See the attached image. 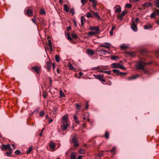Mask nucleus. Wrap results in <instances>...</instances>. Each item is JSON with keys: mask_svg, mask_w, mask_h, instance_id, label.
<instances>
[{"mask_svg": "<svg viewBox=\"0 0 159 159\" xmlns=\"http://www.w3.org/2000/svg\"><path fill=\"white\" fill-rule=\"evenodd\" d=\"M62 123L61 128L62 130H66L68 126V117L67 114L65 115L61 119Z\"/></svg>", "mask_w": 159, "mask_h": 159, "instance_id": "f257e3e1", "label": "nucleus"}, {"mask_svg": "<svg viewBox=\"0 0 159 159\" xmlns=\"http://www.w3.org/2000/svg\"><path fill=\"white\" fill-rule=\"evenodd\" d=\"M152 63L151 62H145L142 61H140L136 66V68L138 70L141 69L143 70L144 67L146 66L147 65H150Z\"/></svg>", "mask_w": 159, "mask_h": 159, "instance_id": "f03ea898", "label": "nucleus"}, {"mask_svg": "<svg viewBox=\"0 0 159 159\" xmlns=\"http://www.w3.org/2000/svg\"><path fill=\"white\" fill-rule=\"evenodd\" d=\"M112 71L113 72L116 73L117 76L125 75L127 74V73L126 72H120L119 70L116 69H113Z\"/></svg>", "mask_w": 159, "mask_h": 159, "instance_id": "7ed1b4c3", "label": "nucleus"}, {"mask_svg": "<svg viewBox=\"0 0 159 159\" xmlns=\"http://www.w3.org/2000/svg\"><path fill=\"white\" fill-rule=\"evenodd\" d=\"M71 141L74 144L73 145L74 147H76L79 146L78 142L76 137L74 136L72 139Z\"/></svg>", "mask_w": 159, "mask_h": 159, "instance_id": "20e7f679", "label": "nucleus"}, {"mask_svg": "<svg viewBox=\"0 0 159 159\" xmlns=\"http://www.w3.org/2000/svg\"><path fill=\"white\" fill-rule=\"evenodd\" d=\"M93 75L96 79H98L100 81H101L103 82H105L106 81V80L102 78V77L101 76V74H99L98 75Z\"/></svg>", "mask_w": 159, "mask_h": 159, "instance_id": "39448f33", "label": "nucleus"}, {"mask_svg": "<svg viewBox=\"0 0 159 159\" xmlns=\"http://www.w3.org/2000/svg\"><path fill=\"white\" fill-rule=\"evenodd\" d=\"M97 52L100 54L102 55H106V53H109L107 51L105 50H97Z\"/></svg>", "mask_w": 159, "mask_h": 159, "instance_id": "423d86ee", "label": "nucleus"}, {"mask_svg": "<svg viewBox=\"0 0 159 159\" xmlns=\"http://www.w3.org/2000/svg\"><path fill=\"white\" fill-rule=\"evenodd\" d=\"M115 13H119L121 12V7L119 5H116L115 7Z\"/></svg>", "mask_w": 159, "mask_h": 159, "instance_id": "0eeeda50", "label": "nucleus"}, {"mask_svg": "<svg viewBox=\"0 0 159 159\" xmlns=\"http://www.w3.org/2000/svg\"><path fill=\"white\" fill-rule=\"evenodd\" d=\"M131 28L135 32L137 31L138 30L137 25L133 21H132V24L131 25Z\"/></svg>", "mask_w": 159, "mask_h": 159, "instance_id": "6e6552de", "label": "nucleus"}, {"mask_svg": "<svg viewBox=\"0 0 159 159\" xmlns=\"http://www.w3.org/2000/svg\"><path fill=\"white\" fill-rule=\"evenodd\" d=\"M89 30H95L97 33H98L99 31L98 27L90 26Z\"/></svg>", "mask_w": 159, "mask_h": 159, "instance_id": "1a4fd4ad", "label": "nucleus"}, {"mask_svg": "<svg viewBox=\"0 0 159 159\" xmlns=\"http://www.w3.org/2000/svg\"><path fill=\"white\" fill-rule=\"evenodd\" d=\"M142 6L144 9H145L146 7H148L150 6L152 7V5L151 3L148 2H147L143 5Z\"/></svg>", "mask_w": 159, "mask_h": 159, "instance_id": "9d476101", "label": "nucleus"}, {"mask_svg": "<svg viewBox=\"0 0 159 159\" xmlns=\"http://www.w3.org/2000/svg\"><path fill=\"white\" fill-rule=\"evenodd\" d=\"M139 76V75L137 74H135L134 75H131L129 78L127 79L128 80H133L137 78Z\"/></svg>", "mask_w": 159, "mask_h": 159, "instance_id": "9b49d317", "label": "nucleus"}, {"mask_svg": "<svg viewBox=\"0 0 159 159\" xmlns=\"http://www.w3.org/2000/svg\"><path fill=\"white\" fill-rule=\"evenodd\" d=\"M31 69L37 74L39 73V72L40 68L37 66L32 67Z\"/></svg>", "mask_w": 159, "mask_h": 159, "instance_id": "f8f14e48", "label": "nucleus"}, {"mask_svg": "<svg viewBox=\"0 0 159 159\" xmlns=\"http://www.w3.org/2000/svg\"><path fill=\"white\" fill-rule=\"evenodd\" d=\"M26 14L28 16H31L33 15V11L31 10L28 9L26 11Z\"/></svg>", "mask_w": 159, "mask_h": 159, "instance_id": "ddd939ff", "label": "nucleus"}, {"mask_svg": "<svg viewBox=\"0 0 159 159\" xmlns=\"http://www.w3.org/2000/svg\"><path fill=\"white\" fill-rule=\"evenodd\" d=\"M10 144H8L7 145L3 144L2 145V147L1 148V149L2 151H3L4 150H7L9 148Z\"/></svg>", "mask_w": 159, "mask_h": 159, "instance_id": "4468645a", "label": "nucleus"}, {"mask_svg": "<svg viewBox=\"0 0 159 159\" xmlns=\"http://www.w3.org/2000/svg\"><path fill=\"white\" fill-rule=\"evenodd\" d=\"M86 52L88 54L92 56L94 55L95 53L94 51L90 49H88L87 50Z\"/></svg>", "mask_w": 159, "mask_h": 159, "instance_id": "2eb2a0df", "label": "nucleus"}, {"mask_svg": "<svg viewBox=\"0 0 159 159\" xmlns=\"http://www.w3.org/2000/svg\"><path fill=\"white\" fill-rule=\"evenodd\" d=\"M89 1L93 3V5L92 6L93 8H95L97 5V0H89Z\"/></svg>", "mask_w": 159, "mask_h": 159, "instance_id": "dca6fc26", "label": "nucleus"}, {"mask_svg": "<svg viewBox=\"0 0 159 159\" xmlns=\"http://www.w3.org/2000/svg\"><path fill=\"white\" fill-rule=\"evenodd\" d=\"M46 65H47L46 66L47 67V69L48 70V71L51 69V64L50 61H47L46 62Z\"/></svg>", "mask_w": 159, "mask_h": 159, "instance_id": "f3484780", "label": "nucleus"}, {"mask_svg": "<svg viewBox=\"0 0 159 159\" xmlns=\"http://www.w3.org/2000/svg\"><path fill=\"white\" fill-rule=\"evenodd\" d=\"M49 147L50 148L53 149H55V145L53 142L50 141L49 143Z\"/></svg>", "mask_w": 159, "mask_h": 159, "instance_id": "a211bd4d", "label": "nucleus"}, {"mask_svg": "<svg viewBox=\"0 0 159 159\" xmlns=\"http://www.w3.org/2000/svg\"><path fill=\"white\" fill-rule=\"evenodd\" d=\"M76 153L75 152H72L70 155V159H75Z\"/></svg>", "mask_w": 159, "mask_h": 159, "instance_id": "6ab92c4d", "label": "nucleus"}, {"mask_svg": "<svg viewBox=\"0 0 159 159\" xmlns=\"http://www.w3.org/2000/svg\"><path fill=\"white\" fill-rule=\"evenodd\" d=\"M63 7H64V11L66 12H68L69 10V9L68 8V5L66 4H64L63 5Z\"/></svg>", "mask_w": 159, "mask_h": 159, "instance_id": "aec40b11", "label": "nucleus"}, {"mask_svg": "<svg viewBox=\"0 0 159 159\" xmlns=\"http://www.w3.org/2000/svg\"><path fill=\"white\" fill-rule=\"evenodd\" d=\"M144 29L146 30H148V29L149 28H152V26H151V25L150 24H148L146 25H145L144 26Z\"/></svg>", "mask_w": 159, "mask_h": 159, "instance_id": "412c9836", "label": "nucleus"}, {"mask_svg": "<svg viewBox=\"0 0 159 159\" xmlns=\"http://www.w3.org/2000/svg\"><path fill=\"white\" fill-rule=\"evenodd\" d=\"M85 19L84 18V17L82 16L81 17V25L82 27H83L84 26V21H85Z\"/></svg>", "mask_w": 159, "mask_h": 159, "instance_id": "4be33fe9", "label": "nucleus"}, {"mask_svg": "<svg viewBox=\"0 0 159 159\" xmlns=\"http://www.w3.org/2000/svg\"><path fill=\"white\" fill-rule=\"evenodd\" d=\"M93 13L94 16L97 18L98 20H101V18L100 16L98 15V14L97 12H93Z\"/></svg>", "mask_w": 159, "mask_h": 159, "instance_id": "5701e85b", "label": "nucleus"}, {"mask_svg": "<svg viewBox=\"0 0 159 159\" xmlns=\"http://www.w3.org/2000/svg\"><path fill=\"white\" fill-rule=\"evenodd\" d=\"M48 45L50 48V50L51 51H52V45L51 41L50 40H48Z\"/></svg>", "mask_w": 159, "mask_h": 159, "instance_id": "b1692460", "label": "nucleus"}, {"mask_svg": "<svg viewBox=\"0 0 159 159\" xmlns=\"http://www.w3.org/2000/svg\"><path fill=\"white\" fill-rule=\"evenodd\" d=\"M57 109V107H53L52 110L51 111L53 112V114L56 115Z\"/></svg>", "mask_w": 159, "mask_h": 159, "instance_id": "393cba45", "label": "nucleus"}, {"mask_svg": "<svg viewBox=\"0 0 159 159\" xmlns=\"http://www.w3.org/2000/svg\"><path fill=\"white\" fill-rule=\"evenodd\" d=\"M104 137L106 139H108L109 138V133L107 131L105 132Z\"/></svg>", "mask_w": 159, "mask_h": 159, "instance_id": "a878e982", "label": "nucleus"}, {"mask_svg": "<svg viewBox=\"0 0 159 159\" xmlns=\"http://www.w3.org/2000/svg\"><path fill=\"white\" fill-rule=\"evenodd\" d=\"M111 66L113 68H118V63H113L111 64Z\"/></svg>", "mask_w": 159, "mask_h": 159, "instance_id": "bb28decb", "label": "nucleus"}, {"mask_svg": "<svg viewBox=\"0 0 159 159\" xmlns=\"http://www.w3.org/2000/svg\"><path fill=\"white\" fill-rule=\"evenodd\" d=\"M118 58H119L118 57L115 55L112 56L111 57V59L113 60H116Z\"/></svg>", "mask_w": 159, "mask_h": 159, "instance_id": "cd10ccee", "label": "nucleus"}, {"mask_svg": "<svg viewBox=\"0 0 159 159\" xmlns=\"http://www.w3.org/2000/svg\"><path fill=\"white\" fill-rule=\"evenodd\" d=\"M71 36L72 38L73 39H77L78 37V36L76 35V34L75 33H72L71 34Z\"/></svg>", "mask_w": 159, "mask_h": 159, "instance_id": "c85d7f7f", "label": "nucleus"}, {"mask_svg": "<svg viewBox=\"0 0 159 159\" xmlns=\"http://www.w3.org/2000/svg\"><path fill=\"white\" fill-rule=\"evenodd\" d=\"M118 68H120L123 70H125L126 68L124 67L122 65H120L118 63Z\"/></svg>", "mask_w": 159, "mask_h": 159, "instance_id": "c756f323", "label": "nucleus"}, {"mask_svg": "<svg viewBox=\"0 0 159 159\" xmlns=\"http://www.w3.org/2000/svg\"><path fill=\"white\" fill-rule=\"evenodd\" d=\"M48 95V94L47 93V92L45 91L43 92V97L44 98H47V97Z\"/></svg>", "mask_w": 159, "mask_h": 159, "instance_id": "7c9ffc66", "label": "nucleus"}, {"mask_svg": "<svg viewBox=\"0 0 159 159\" xmlns=\"http://www.w3.org/2000/svg\"><path fill=\"white\" fill-rule=\"evenodd\" d=\"M120 47L121 48V49L122 50L126 49V48H128V46H125V45H122L120 46Z\"/></svg>", "mask_w": 159, "mask_h": 159, "instance_id": "2f4dec72", "label": "nucleus"}, {"mask_svg": "<svg viewBox=\"0 0 159 159\" xmlns=\"http://www.w3.org/2000/svg\"><path fill=\"white\" fill-rule=\"evenodd\" d=\"M155 6L159 8V0H156L154 3Z\"/></svg>", "mask_w": 159, "mask_h": 159, "instance_id": "473e14b6", "label": "nucleus"}, {"mask_svg": "<svg viewBox=\"0 0 159 159\" xmlns=\"http://www.w3.org/2000/svg\"><path fill=\"white\" fill-rule=\"evenodd\" d=\"M60 95L61 98L64 97H65V95L61 90L60 91Z\"/></svg>", "mask_w": 159, "mask_h": 159, "instance_id": "72a5a7b5", "label": "nucleus"}, {"mask_svg": "<svg viewBox=\"0 0 159 159\" xmlns=\"http://www.w3.org/2000/svg\"><path fill=\"white\" fill-rule=\"evenodd\" d=\"M33 147L32 146L30 147H29V150L27 152V154H28L30 153L33 149Z\"/></svg>", "mask_w": 159, "mask_h": 159, "instance_id": "f704fd0d", "label": "nucleus"}, {"mask_svg": "<svg viewBox=\"0 0 159 159\" xmlns=\"http://www.w3.org/2000/svg\"><path fill=\"white\" fill-rule=\"evenodd\" d=\"M156 14L155 12H153L151 14L150 17L151 18H154L155 17Z\"/></svg>", "mask_w": 159, "mask_h": 159, "instance_id": "c9c22d12", "label": "nucleus"}, {"mask_svg": "<svg viewBox=\"0 0 159 159\" xmlns=\"http://www.w3.org/2000/svg\"><path fill=\"white\" fill-rule=\"evenodd\" d=\"M96 34V33L93 31L89 32H88L87 34L89 36H91L92 35H94Z\"/></svg>", "mask_w": 159, "mask_h": 159, "instance_id": "e433bc0d", "label": "nucleus"}, {"mask_svg": "<svg viewBox=\"0 0 159 159\" xmlns=\"http://www.w3.org/2000/svg\"><path fill=\"white\" fill-rule=\"evenodd\" d=\"M86 16L88 18L93 17L92 15L90 12H88L86 13Z\"/></svg>", "mask_w": 159, "mask_h": 159, "instance_id": "4c0bfd02", "label": "nucleus"}, {"mask_svg": "<svg viewBox=\"0 0 159 159\" xmlns=\"http://www.w3.org/2000/svg\"><path fill=\"white\" fill-rule=\"evenodd\" d=\"M127 13V11L125 10L123 11L120 14L121 16H124Z\"/></svg>", "mask_w": 159, "mask_h": 159, "instance_id": "58836bf2", "label": "nucleus"}, {"mask_svg": "<svg viewBox=\"0 0 159 159\" xmlns=\"http://www.w3.org/2000/svg\"><path fill=\"white\" fill-rule=\"evenodd\" d=\"M55 59L57 62H59L60 61L59 57L58 55H56L55 56Z\"/></svg>", "mask_w": 159, "mask_h": 159, "instance_id": "ea45409f", "label": "nucleus"}, {"mask_svg": "<svg viewBox=\"0 0 159 159\" xmlns=\"http://www.w3.org/2000/svg\"><path fill=\"white\" fill-rule=\"evenodd\" d=\"M67 39L69 40H72V39L71 37L70 34L69 33H67Z\"/></svg>", "mask_w": 159, "mask_h": 159, "instance_id": "a19ab883", "label": "nucleus"}, {"mask_svg": "<svg viewBox=\"0 0 159 159\" xmlns=\"http://www.w3.org/2000/svg\"><path fill=\"white\" fill-rule=\"evenodd\" d=\"M73 118L76 121V123H78L77 121H78V118L77 117V116L75 115H73Z\"/></svg>", "mask_w": 159, "mask_h": 159, "instance_id": "79ce46f5", "label": "nucleus"}, {"mask_svg": "<svg viewBox=\"0 0 159 159\" xmlns=\"http://www.w3.org/2000/svg\"><path fill=\"white\" fill-rule=\"evenodd\" d=\"M76 108L78 110L81 109V106L78 103H76Z\"/></svg>", "mask_w": 159, "mask_h": 159, "instance_id": "37998d69", "label": "nucleus"}, {"mask_svg": "<svg viewBox=\"0 0 159 159\" xmlns=\"http://www.w3.org/2000/svg\"><path fill=\"white\" fill-rule=\"evenodd\" d=\"M40 14H45L46 13L45 11V10L43 9H41L40 11Z\"/></svg>", "mask_w": 159, "mask_h": 159, "instance_id": "c03bdc74", "label": "nucleus"}, {"mask_svg": "<svg viewBox=\"0 0 159 159\" xmlns=\"http://www.w3.org/2000/svg\"><path fill=\"white\" fill-rule=\"evenodd\" d=\"M11 151H10L9 152H6V155L7 157H11Z\"/></svg>", "mask_w": 159, "mask_h": 159, "instance_id": "a18cd8bd", "label": "nucleus"}, {"mask_svg": "<svg viewBox=\"0 0 159 159\" xmlns=\"http://www.w3.org/2000/svg\"><path fill=\"white\" fill-rule=\"evenodd\" d=\"M44 114V112L43 111H42L39 113V116L40 117H43Z\"/></svg>", "mask_w": 159, "mask_h": 159, "instance_id": "49530a36", "label": "nucleus"}, {"mask_svg": "<svg viewBox=\"0 0 159 159\" xmlns=\"http://www.w3.org/2000/svg\"><path fill=\"white\" fill-rule=\"evenodd\" d=\"M70 12L72 14V15H73L75 14L74 9L73 8H71L70 10Z\"/></svg>", "mask_w": 159, "mask_h": 159, "instance_id": "de8ad7c7", "label": "nucleus"}, {"mask_svg": "<svg viewBox=\"0 0 159 159\" xmlns=\"http://www.w3.org/2000/svg\"><path fill=\"white\" fill-rule=\"evenodd\" d=\"M99 46L100 47H104L105 48H107L108 49H110V48L108 46H106V45H100Z\"/></svg>", "mask_w": 159, "mask_h": 159, "instance_id": "09e8293b", "label": "nucleus"}, {"mask_svg": "<svg viewBox=\"0 0 159 159\" xmlns=\"http://www.w3.org/2000/svg\"><path fill=\"white\" fill-rule=\"evenodd\" d=\"M79 153L80 154H83L84 153V150L83 149H80L79 150Z\"/></svg>", "mask_w": 159, "mask_h": 159, "instance_id": "8fccbe9b", "label": "nucleus"}, {"mask_svg": "<svg viewBox=\"0 0 159 159\" xmlns=\"http://www.w3.org/2000/svg\"><path fill=\"white\" fill-rule=\"evenodd\" d=\"M132 7V5L130 4L127 3L125 6V7L127 8H129Z\"/></svg>", "mask_w": 159, "mask_h": 159, "instance_id": "3c124183", "label": "nucleus"}, {"mask_svg": "<svg viewBox=\"0 0 159 159\" xmlns=\"http://www.w3.org/2000/svg\"><path fill=\"white\" fill-rule=\"evenodd\" d=\"M39 108H37L36 109H35V110L32 112V113H34L36 114L39 112Z\"/></svg>", "mask_w": 159, "mask_h": 159, "instance_id": "603ef678", "label": "nucleus"}, {"mask_svg": "<svg viewBox=\"0 0 159 159\" xmlns=\"http://www.w3.org/2000/svg\"><path fill=\"white\" fill-rule=\"evenodd\" d=\"M15 154L16 155H19L20 154V151L17 150L15 152Z\"/></svg>", "mask_w": 159, "mask_h": 159, "instance_id": "864d4df0", "label": "nucleus"}, {"mask_svg": "<svg viewBox=\"0 0 159 159\" xmlns=\"http://www.w3.org/2000/svg\"><path fill=\"white\" fill-rule=\"evenodd\" d=\"M103 73H106L108 74L109 75H110L111 74V71H104V72H103Z\"/></svg>", "mask_w": 159, "mask_h": 159, "instance_id": "5fc2aeb1", "label": "nucleus"}, {"mask_svg": "<svg viewBox=\"0 0 159 159\" xmlns=\"http://www.w3.org/2000/svg\"><path fill=\"white\" fill-rule=\"evenodd\" d=\"M123 16H122L120 15H119L118 16V18L120 20H123Z\"/></svg>", "mask_w": 159, "mask_h": 159, "instance_id": "6e6d98bb", "label": "nucleus"}, {"mask_svg": "<svg viewBox=\"0 0 159 159\" xmlns=\"http://www.w3.org/2000/svg\"><path fill=\"white\" fill-rule=\"evenodd\" d=\"M98 157H103V154L102 152H99L98 154Z\"/></svg>", "mask_w": 159, "mask_h": 159, "instance_id": "4d7b16f0", "label": "nucleus"}, {"mask_svg": "<svg viewBox=\"0 0 159 159\" xmlns=\"http://www.w3.org/2000/svg\"><path fill=\"white\" fill-rule=\"evenodd\" d=\"M81 2L83 4V5H84L85 4L86 2V1L84 0H81Z\"/></svg>", "mask_w": 159, "mask_h": 159, "instance_id": "13d9d810", "label": "nucleus"}, {"mask_svg": "<svg viewBox=\"0 0 159 159\" xmlns=\"http://www.w3.org/2000/svg\"><path fill=\"white\" fill-rule=\"evenodd\" d=\"M155 11L156 12L157 15L159 16V10L157 9L155 10Z\"/></svg>", "mask_w": 159, "mask_h": 159, "instance_id": "bf43d9fd", "label": "nucleus"}, {"mask_svg": "<svg viewBox=\"0 0 159 159\" xmlns=\"http://www.w3.org/2000/svg\"><path fill=\"white\" fill-rule=\"evenodd\" d=\"M115 149H116V148L115 147H113L112 148V149L110 151L111 152H112V153L114 152H115Z\"/></svg>", "mask_w": 159, "mask_h": 159, "instance_id": "052dcab7", "label": "nucleus"}, {"mask_svg": "<svg viewBox=\"0 0 159 159\" xmlns=\"http://www.w3.org/2000/svg\"><path fill=\"white\" fill-rule=\"evenodd\" d=\"M52 68L53 70H54L55 68V63H52Z\"/></svg>", "mask_w": 159, "mask_h": 159, "instance_id": "680f3d73", "label": "nucleus"}, {"mask_svg": "<svg viewBox=\"0 0 159 159\" xmlns=\"http://www.w3.org/2000/svg\"><path fill=\"white\" fill-rule=\"evenodd\" d=\"M110 34L112 36L113 35V31L111 30L110 31Z\"/></svg>", "mask_w": 159, "mask_h": 159, "instance_id": "e2e57ef3", "label": "nucleus"}, {"mask_svg": "<svg viewBox=\"0 0 159 159\" xmlns=\"http://www.w3.org/2000/svg\"><path fill=\"white\" fill-rule=\"evenodd\" d=\"M57 71L58 74H59L60 73V69L58 68H57Z\"/></svg>", "mask_w": 159, "mask_h": 159, "instance_id": "0e129e2a", "label": "nucleus"}, {"mask_svg": "<svg viewBox=\"0 0 159 159\" xmlns=\"http://www.w3.org/2000/svg\"><path fill=\"white\" fill-rule=\"evenodd\" d=\"M71 28L70 27V26H69V27H67V31H69L70 30Z\"/></svg>", "mask_w": 159, "mask_h": 159, "instance_id": "69168bd1", "label": "nucleus"}, {"mask_svg": "<svg viewBox=\"0 0 159 159\" xmlns=\"http://www.w3.org/2000/svg\"><path fill=\"white\" fill-rule=\"evenodd\" d=\"M79 75L80 76H81L84 75V74H83V73L82 72H79Z\"/></svg>", "mask_w": 159, "mask_h": 159, "instance_id": "338daca9", "label": "nucleus"}, {"mask_svg": "<svg viewBox=\"0 0 159 159\" xmlns=\"http://www.w3.org/2000/svg\"><path fill=\"white\" fill-rule=\"evenodd\" d=\"M77 159H82V156L81 155H79L77 158Z\"/></svg>", "mask_w": 159, "mask_h": 159, "instance_id": "774afa93", "label": "nucleus"}]
</instances>
